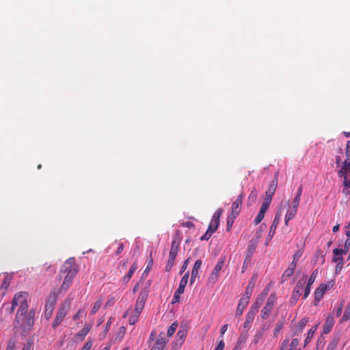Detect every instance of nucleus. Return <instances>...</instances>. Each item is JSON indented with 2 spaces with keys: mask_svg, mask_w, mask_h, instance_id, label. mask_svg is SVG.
<instances>
[{
  "mask_svg": "<svg viewBox=\"0 0 350 350\" xmlns=\"http://www.w3.org/2000/svg\"><path fill=\"white\" fill-rule=\"evenodd\" d=\"M225 347V343L223 340H221L215 350H224Z\"/></svg>",
  "mask_w": 350,
  "mask_h": 350,
  "instance_id": "nucleus-55",
  "label": "nucleus"
},
{
  "mask_svg": "<svg viewBox=\"0 0 350 350\" xmlns=\"http://www.w3.org/2000/svg\"><path fill=\"white\" fill-rule=\"evenodd\" d=\"M272 196L265 194V198L264 199L263 203L270 205L272 201Z\"/></svg>",
  "mask_w": 350,
  "mask_h": 350,
  "instance_id": "nucleus-58",
  "label": "nucleus"
},
{
  "mask_svg": "<svg viewBox=\"0 0 350 350\" xmlns=\"http://www.w3.org/2000/svg\"><path fill=\"white\" fill-rule=\"evenodd\" d=\"M341 168L347 172H350V161L346 159L343 162Z\"/></svg>",
  "mask_w": 350,
  "mask_h": 350,
  "instance_id": "nucleus-46",
  "label": "nucleus"
},
{
  "mask_svg": "<svg viewBox=\"0 0 350 350\" xmlns=\"http://www.w3.org/2000/svg\"><path fill=\"white\" fill-rule=\"evenodd\" d=\"M342 308H343V303L341 302L338 306V308H337L336 310V317H340L342 314Z\"/></svg>",
  "mask_w": 350,
  "mask_h": 350,
  "instance_id": "nucleus-56",
  "label": "nucleus"
},
{
  "mask_svg": "<svg viewBox=\"0 0 350 350\" xmlns=\"http://www.w3.org/2000/svg\"><path fill=\"white\" fill-rule=\"evenodd\" d=\"M297 212V209L293 208V207H288L285 215V225L288 226V221L292 219L296 215Z\"/></svg>",
  "mask_w": 350,
  "mask_h": 350,
  "instance_id": "nucleus-21",
  "label": "nucleus"
},
{
  "mask_svg": "<svg viewBox=\"0 0 350 350\" xmlns=\"http://www.w3.org/2000/svg\"><path fill=\"white\" fill-rule=\"evenodd\" d=\"M223 213V209L221 208H218L213 214L212 217V219L209 224L208 229L212 230V232H215L219 225V219L220 217Z\"/></svg>",
  "mask_w": 350,
  "mask_h": 350,
  "instance_id": "nucleus-12",
  "label": "nucleus"
},
{
  "mask_svg": "<svg viewBox=\"0 0 350 350\" xmlns=\"http://www.w3.org/2000/svg\"><path fill=\"white\" fill-rule=\"evenodd\" d=\"M269 288H266L263 290V291L260 294V295L257 297L254 304L251 306L249 311L247 312L245 321L243 323V327L247 329V331L251 327L252 323L253 322L256 314L258 312L262 303L265 300V297L267 296L269 293Z\"/></svg>",
  "mask_w": 350,
  "mask_h": 350,
  "instance_id": "nucleus-2",
  "label": "nucleus"
},
{
  "mask_svg": "<svg viewBox=\"0 0 350 350\" xmlns=\"http://www.w3.org/2000/svg\"><path fill=\"white\" fill-rule=\"evenodd\" d=\"M102 305V299H99L96 301L92 308L91 314H94L100 308Z\"/></svg>",
  "mask_w": 350,
  "mask_h": 350,
  "instance_id": "nucleus-42",
  "label": "nucleus"
},
{
  "mask_svg": "<svg viewBox=\"0 0 350 350\" xmlns=\"http://www.w3.org/2000/svg\"><path fill=\"white\" fill-rule=\"evenodd\" d=\"M264 334H265L264 333L260 332L258 330H257L255 335L254 336L252 342L254 345L258 344L260 342V340L262 338Z\"/></svg>",
  "mask_w": 350,
  "mask_h": 350,
  "instance_id": "nucleus-38",
  "label": "nucleus"
},
{
  "mask_svg": "<svg viewBox=\"0 0 350 350\" xmlns=\"http://www.w3.org/2000/svg\"><path fill=\"white\" fill-rule=\"evenodd\" d=\"M300 200H301V198L295 196L293 200V202H292L293 206L291 207L297 209L299 202H300Z\"/></svg>",
  "mask_w": 350,
  "mask_h": 350,
  "instance_id": "nucleus-51",
  "label": "nucleus"
},
{
  "mask_svg": "<svg viewBox=\"0 0 350 350\" xmlns=\"http://www.w3.org/2000/svg\"><path fill=\"white\" fill-rule=\"evenodd\" d=\"M53 309H54V304L53 303H51V304L47 303L46 304L44 316L47 320L49 319L50 317H51Z\"/></svg>",
  "mask_w": 350,
  "mask_h": 350,
  "instance_id": "nucleus-29",
  "label": "nucleus"
},
{
  "mask_svg": "<svg viewBox=\"0 0 350 350\" xmlns=\"http://www.w3.org/2000/svg\"><path fill=\"white\" fill-rule=\"evenodd\" d=\"M10 281H11V277L9 276V275H6L4 278L3 282V283L1 284V289H3V290L5 291L8 288V286H10Z\"/></svg>",
  "mask_w": 350,
  "mask_h": 350,
  "instance_id": "nucleus-41",
  "label": "nucleus"
},
{
  "mask_svg": "<svg viewBox=\"0 0 350 350\" xmlns=\"http://www.w3.org/2000/svg\"><path fill=\"white\" fill-rule=\"evenodd\" d=\"M304 253V250L300 249L297 250L293 255V261L291 262V265L293 266H297V262L299 261V258L302 256Z\"/></svg>",
  "mask_w": 350,
  "mask_h": 350,
  "instance_id": "nucleus-33",
  "label": "nucleus"
},
{
  "mask_svg": "<svg viewBox=\"0 0 350 350\" xmlns=\"http://www.w3.org/2000/svg\"><path fill=\"white\" fill-rule=\"evenodd\" d=\"M307 275H304L297 282L296 286L293 292L292 297L291 299V304H295L299 297L302 294L304 286L306 284Z\"/></svg>",
  "mask_w": 350,
  "mask_h": 350,
  "instance_id": "nucleus-6",
  "label": "nucleus"
},
{
  "mask_svg": "<svg viewBox=\"0 0 350 350\" xmlns=\"http://www.w3.org/2000/svg\"><path fill=\"white\" fill-rule=\"evenodd\" d=\"M317 275H318V269H315L314 271H312V273H311L310 276L309 277L308 281L307 282V284H309V286L312 285V284L314 282V281L317 278Z\"/></svg>",
  "mask_w": 350,
  "mask_h": 350,
  "instance_id": "nucleus-40",
  "label": "nucleus"
},
{
  "mask_svg": "<svg viewBox=\"0 0 350 350\" xmlns=\"http://www.w3.org/2000/svg\"><path fill=\"white\" fill-rule=\"evenodd\" d=\"M137 269V264L136 262H133L127 274L123 278V282L124 283H127L130 280L133 273L136 271Z\"/></svg>",
  "mask_w": 350,
  "mask_h": 350,
  "instance_id": "nucleus-25",
  "label": "nucleus"
},
{
  "mask_svg": "<svg viewBox=\"0 0 350 350\" xmlns=\"http://www.w3.org/2000/svg\"><path fill=\"white\" fill-rule=\"evenodd\" d=\"M235 218H233L232 217V216L230 215L228 218H227V226H226V230L227 231H230L232 228V226L233 225V223H234V219Z\"/></svg>",
  "mask_w": 350,
  "mask_h": 350,
  "instance_id": "nucleus-47",
  "label": "nucleus"
},
{
  "mask_svg": "<svg viewBox=\"0 0 350 350\" xmlns=\"http://www.w3.org/2000/svg\"><path fill=\"white\" fill-rule=\"evenodd\" d=\"M308 322V318H303L301 319L297 324L295 331L294 335H298L302 332L304 328L305 327L306 323Z\"/></svg>",
  "mask_w": 350,
  "mask_h": 350,
  "instance_id": "nucleus-20",
  "label": "nucleus"
},
{
  "mask_svg": "<svg viewBox=\"0 0 350 350\" xmlns=\"http://www.w3.org/2000/svg\"><path fill=\"white\" fill-rule=\"evenodd\" d=\"M224 262H225L224 257H221L218 260L211 274L210 275V277H209L210 280H211L213 282H215L217 280L219 273L220 271L221 270L222 267H224Z\"/></svg>",
  "mask_w": 350,
  "mask_h": 350,
  "instance_id": "nucleus-14",
  "label": "nucleus"
},
{
  "mask_svg": "<svg viewBox=\"0 0 350 350\" xmlns=\"http://www.w3.org/2000/svg\"><path fill=\"white\" fill-rule=\"evenodd\" d=\"M265 213H262V211H259L257 216L256 217V218L254 219V224L256 225H257L261 222V221L263 219V218L265 217Z\"/></svg>",
  "mask_w": 350,
  "mask_h": 350,
  "instance_id": "nucleus-43",
  "label": "nucleus"
},
{
  "mask_svg": "<svg viewBox=\"0 0 350 350\" xmlns=\"http://www.w3.org/2000/svg\"><path fill=\"white\" fill-rule=\"evenodd\" d=\"M112 319H113L111 317H110L109 319V320L107 321L106 325H105V330H104V332H103L104 333V337L107 335V332H108V331H109V328L111 327V325L112 323Z\"/></svg>",
  "mask_w": 350,
  "mask_h": 350,
  "instance_id": "nucleus-50",
  "label": "nucleus"
},
{
  "mask_svg": "<svg viewBox=\"0 0 350 350\" xmlns=\"http://www.w3.org/2000/svg\"><path fill=\"white\" fill-rule=\"evenodd\" d=\"M181 294H183V293L178 292V291L176 290L172 301V304L180 301V297Z\"/></svg>",
  "mask_w": 350,
  "mask_h": 350,
  "instance_id": "nucleus-48",
  "label": "nucleus"
},
{
  "mask_svg": "<svg viewBox=\"0 0 350 350\" xmlns=\"http://www.w3.org/2000/svg\"><path fill=\"white\" fill-rule=\"evenodd\" d=\"M83 314H85V312L83 310H79L74 316L73 319L77 320L79 319Z\"/></svg>",
  "mask_w": 350,
  "mask_h": 350,
  "instance_id": "nucleus-57",
  "label": "nucleus"
},
{
  "mask_svg": "<svg viewBox=\"0 0 350 350\" xmlns=\"http://www.w3.org/2000/svg\"><path fill=\"white\" fill-rule=\"evenodd\" d=\"M304 298L306 299L310 293L311 286H309V284H307L306 287L304 286Z\"/></svg>",
  "mask_w": 350,
  "mask_h": 350,
  "instance_id": "nucleus-52",
  "label": "nucleus"
},
{
  "mask_svg": "<svg viewBox=\"0 0 350 350\" xmlns=\"http://www.w3.org/2000/svg\"><path fill=\"white\" fill-rule=\"evenodd\" d=\"M28 293L21 291L14 295L13 298L14 305L19 306L16 315V321L19 323L21 317L25 315L28 309Z\"/></svg>",
  "mask_w": 350,
  "mask_h": 350,
  "instance_id": "nucleus-3",
  "label": "nucleus"
},
{
  "mask_svg": "<svg viewBox=\"0 0 350 350\" xmlns=\"http://www.w3.org/2000/svg\"><path fill=\"white\" fill-rule=\"evenodd\" d=\"M202 264V262L200 259H198L195 262L193 267L191 271V279H190L191 284L194 283L196 278L198 275L199 270L201 267Z\"/></svg>",
  "mask_w": 350,
  "mask_h": 350,
  "instance_id": "nucleus-15",
  "label": "nucleus"
},
{
  "mask_svg": "<svg viewBox=\"0 0 350 350\" xmlns=\"http://www.w3.org/2000/svg\"><path fill=\"white\" fill-rule=\"evenodd\" d=\"M180 241L178 237L174 239V240L172 241V243H171V247H170V254H169L170 256H177L178 252L179 251V248H180Z\"/></svg>",
  "mask_w": 350,
  "mask_h": 350,
  "instance_id": "nucleus-17",
  "label": "nucleus"
},
{
  "mask_svg": "<svg viewBox=\"0 0 350 350\" xmlns=\"http://www.w3.org/2000/svg\"><path fill=\"white\" fill-rule=\"evenodd\" d=\"M91 325L85 323L83 328L76 334V337H80L81 338V340H83L84 337L89 333Z\"/></svg>",
  "mask_w": 350,
  "mask_h": 350,
  "instance_id": "nucleus-27",
  "label": "nucleus"
},
{
  "mask_svg": "<svg viewBox=\"0 0 350 350\" xmlns=\"http://www.w3.org/2000/svg\"><path fill=\"white\" fill-rule=\"evenodd\" d=\"M346 157L347 160H350V141L347 142L346 145Z\"/></svg>",
  "mask_w": 350,
  "mask_h": 350,
  "instance_id": "nucleus-54",
  "label": "nucleus"
},
{
  "mask_svg": "<svg viewBox=\"0 0 350 350\" xmlns=\"http://www.w3.org/2000/svg\"><path fill=\"white\" fill-rule=\"evenodd\" d=\"M317 325H316L315 326H314L313 327H312L311 329H310L308 330V334H307V337L304 341L305 345H306L310 342V339L313 337L314 334L317 329Z\"/></svg>",
  "mask_w": 350,
  "mask_h": 350,
  "instance_id": "nucleus-36",
  "label": "nucleus"
},
{
  "mask_svg": "<svg viewBox=\"0 0 350 350\" xmlns=\"http://www.w3.org/2000/svg\"><path fill=\"white\" fill-rule=\"evenodd\" d=\"M283 323H277L273 331V336L277 337L281 329H282Z\"/></svg>",
  "mask_w": 350,
  "mask_h": 350,
  "instance_id": "nucleus-45",
  "label": "nucleus"
},
{
  "mask_svg": "<svg viewBox=\"0 0 350 350\" xmlns=\"http://www.w3.org/2000/svg\"><path fill=\"white\" fill-rule=\"evenodd\" d=\"M258 191L256 188H253L247 198V205L251 206L254 204L257 200Z\"/></svg>",
  "mask_w": 350,
  "mask_h": 350,
  "instance_id": "nucleus-24",
  "label": "nucleus"
},
{
  "mask_svg": "<svg viewBox=\"0 0 350 350\" xmlns=\"http://www.w3.org/2000/svg\"><path fill=\"white\" fill-rule=\"evenodd\" d=\"M243 198L244 195L241 193L237 196L235 201L232 202L230 213L232 217L236 218L239 215Z\"/></svg>",
  "mask_w": 350,
  "mask_h": 350,
  "instance_id": "nucleus-10",
  "label": "nucleus"
},
{
  "mask_svg": "<svg viewBox=\"0 0 350 350\" xmlns=\"http://www.w3.org/2000/svg\"><path fill=\"white\" fill-rule=\"evenodd\" d=\"M350 249V238H348L345 242V248L344 249H334L333 250V254L335 256H342V254H346L349 250Z\"/></svg>",
  "mask_w": 350,
  "mask_h": 350,
  "instance_id": "nucleus-19",
  "label": "nucleus"
},
{
  "mask_svg": "<svg viewBox=\"0 0 350 350\" xmlns=\"http://www.w3.org/2000/svg\"><path fill=\"white\" fill-rule=\"evenodd\" d=\"M350 319V301L345 310L343 315L342 316L340 323L347 321Z\"/></svg>",
  "mask_w": 350,
  "mask_h": 350,
  "instance_id": "nucleus-32",
  "label": "nucleus"
},
{
  "mask_svg": "<svg viewBox=\"0 0 350 350\" xmlns=\"http://www.w3.org/2000/svg\"><path fill=\"white\" fill-rule=\"evenodd\" d=\"M187 332H188L186 327H181L180 328L176 336L175 340L173 342L174 349H178L180 348L185 340V338L187 336Z\"/></svg>",
  "mask_w": 350,
  "mask_h": 350,
  "instance_id": "nucleus-9",
  "label": "nucleus"
},
{
  "mask_svg": "<svg viewBox=\"0 0 350 350\" xmlns=\"http://www.w3.org/2000/svg\"><path fill=\"white\" fill-rule=\"evenodd\" d=\"M277 186H278V178H277V175H276L274 180L269 185L268 189L265 192V194L270 195V196H273L275 193Z\"/></svg>",
  "mask_w": 350,
  "mask_h": 350,
  "instance_id": "nucleus-23",
  "label": "nucleus"
},
{
  "mask_svg": "<svg viewBox=\"0 0 350 350\" xmlns=\"http://www.w3.org/2000/svg\"><path fill=\"white\" fill-rule=\"evenodd\" d=\"M256 243H251L247 246V252H246V256H245L246 259H248L250 260V259L251 258L252 256L254 253V252L256 250Z\"/></svg>",
  "mask_w": 350,
  "mask_h": 350,
  "instance_id": "nucleus-31",
  "label": "nucleus"
},
{
  "mask_svg": "<svg viewBox=\"0 0 350 350\" xmlns=\"http://www.w3.org/2000/svg\"><path fill=\"white\" fill-rule=\"evenodd\" d=\"M176 258V256L169 255V258L165 269V271L169 272L171 271L172 267L174 265Z\"/></svg>",
  "mask_w": 350,
  "mask_h": 350,
  "instance_id": "nucleus-35",
  "label": "nucleus"
},
{
  "mask_svg": "<svg viewBox=\"0 0 350 350\" xmlns=\"http://www.w3.org/2000/svg\"><path fill=\"white\" fill-rule=\"evenodd\" d=\"M281 215H282L281 209L280 208L278 210V211L275 214V218H274V219L272 222V224L270 227L269 234L267 237L265 245H267L268 243L270 241V240L272 239V237L274 236L276 228L278 227V225L279 224V223L280 221Z\"/></svg>",
  "mask_w": 350,
  "mask_h": 350,
  "instance_id": "nucleus-11",
  "label": "nucleus"
},
{
  "mask_svg": "<svg viewBox=\"0 0 350 350\" xmlns=\"http://www.w3.org/2000/svg\"><path fill=\"white\" fill-rule=\"evenodd\" d=\"M144 308V304L139 303V302L136 301L134 311H135L137 313H140L141 314V312L143 310Z\"/></svg>",
  "mask_w": 350,
  "mask_h": 350,
  "instance_id": "nucleus-49",
  "label": "nucleus"
},
{
  "mask_svg": "<svg viewBox=\"0 0 350 350\" xmlns=\"http://www.w3.org/2000/svg\"><path fill=\"white\" fill-rule=\"evenodd\" d=\"M148 293L149 285L140 291L136 301L145 304L148 296Z\"/></svg>",
  "mask_w": 350,
  "mask_h": 350,
  "instance_id": "nucleus-18",
  "label": "nucleus"
},
{
  "mask_svg": "<svg viewBox=\"0 0 350 350\" xmlns=\"http://www.w3.org/2000/svg\"><path fill=\"white\" fill-rule=\"evenodd\" d=\"M77 272L78 268L75 259L74 258H68L62 266L59 274V280H63L59 288L60 292H66L70 288Z\"/></svg>",
  "mask_w": 350,
  "mask_h": 350,
  "instance_id": "nucleus-1",
  "label": "nucleus"
},
{
  "mask_svg": "<svg viewBox=\"0 0 350 350\" xmlns=\"http://www.w3.org/2000/svg\"><path fill=\"white\" fill-rule=\"evenodd\" d=\"M253 291L251 290L250 287H246L245 291L243 297L241 299L242 302H244V305H247L249 303V299L252 295Z\"/></svg>",
  "mask_w": 350,
  "mask_h": 350,
  "instance_id": "nucleus-28",
  "label": "nucleus"
},
{
  "mask_svg": "<svg viewBox=\"0 0 350 350\" xmlns=\"http://www.w3.org/2000/svg\"><path fill=\"white\" fill-rule=\"evenodd\" d=\"M247 306V305H244V302H242V300L240 299L235 312V316L240 317L243 314V310Z\"/></svg>",
  "mask_w": 350,
  "mask_h": 350,
  "instance_id": "nucleus-34",
  "label": "nucleus"
},
{
  "mask_svg": "<svg viewBox=\"0 0 350 350\" xmlns=\"http://www.w3.org/2000/svg\"><path fill=\"white\" fill-rule=\"evenodd\" d=\"M299 345V340L297 338H294L291 341V349H295L297 347V346Z\"/></svg>",
  "mask_w": 350,
  "mask_h": 350,
  "instance_id": "nucleus-62",
  "label": "nucleus"
},
{
  "mask_svg": "<svg viewBox=\"0 0 350 350\" xmlns=\"http://www.w3.org/2000/svg\"><path fill=\"white\" fill-rule=\"evenodd\" d=\"M124 244L122 243H118V247L116 252V255H119L120 254H121V252L123 251L124 250Z\"/></svg>",
  "mask_w": 350,
  "mask_h": 350,
  "instance_id": "nucleus-60",
  "label": "nucleus"
},
{
  "mask_svg": "<svg viewBox=\"0 0 350 350\" xmlns=\"http://www.w3.org/2000/svg\"><path fill=\"white\" fill-rule=\"evenodd\" d=\"M334 285L333 280L328 281L326 284H321L314 292V304L317 305L323 297L325 292L332 288Z\"/></svg>",
  "mask_w": 350,
  "mask_h": 350,
  "instance_id": "nucleus-7",
  "label": "nucleus"
},
{
  "mask_svg": "<svg viewBox=\"0 0 350 350\" xmlns=\"http://www.w3.org/2000/svg\"><path fill=\"white\" fill-rule=\"evenodd\" d=\"M269 205L267 204L262 203L260 211H262V213H265V212L267 211Z\"/></svg>",
  "mask_w": 350,
  "mask_h": 350,
  "instance_id": "nucleus-63",
  "label": "nucleus"
},
{
  "mask_svg": "<svg viewBox=\"0 0 350 350\" xmlns=\"http://www.w3.org/2000/svg\"><path fill=\"white\" fill-rule=\"evenodd\" d=\"M295 268L296 266H293V265L290 264L289 267L285 270L282 276V280H287L288 278L291 277L293 274Z\"/></svg>",
  "mask_w": 350,
  "mask_h": 350,
  "instance_id": "nucleus-26",
  "label": "nucleus"
},
{
  "mask_svg": "<svg viewBox=\"0 0 350 350\" xmlns=\"http://www.w3.org/2000/svg\"><path fill=\"white\" fill-rule=\"evenodd\" d=\"M92 342L91 340L87 341L83 345V348L81 350H90L92 347Z\"/></svg>",
  "mask_w": 350,
  "mask_h": 350,
  "instance_id": "nucleus-53",
  "label": "nucleus"
},
{
  "mask_svg": "<svg viewBox=\"0 0 350 350\" xmlns=\"http://www.w3.org/2000/svg\"><path fill=\"white\" fill-rule=\"evenodd\" d=\"M34 318H35V311L30 310L27 316H22L20 318V322L18 323L15 321L14 328H17L20 327L22 329L23 334L25 335L27 332H28L34 324Z\"/></svg>",
  "mask_w": 350,
  "mask_h": 350,
  "instance_id": "nucleus-4",
  "label": "nucleus"
},
{
  "mask_svg": "<svg viewBox=\"0 0 350 350\" xmlns=\"http://www.w3.org/2000/svg\"><path fill=\"white\" fill-rule=\"evenodd\" d=\"M227 329H228V325L227 324H225L224 325L221 329H220V334H221V337L223 336V335L225 334V332L227 331Z\"/></svg>",
  "mask_w": 350,
  "mask_h": 350,
  "instance_id": "nucleus-64",
  "label": "nucleus"
},
{
  "mask_svg": "<svg viewBox=\"0 0 350 350\" xmlns=\"http://www.w3.org/2000/svg\"><path fill=\"white\" fill-rule=\"evenodd\" d=\"M277 297L274 293H271L269 297L266 304L260 311V317L262 319L265 320L270 316L271 312L272 311L275 303Z\"/></svg>",
  "mask_w": 350,
  "mask_h": 350,
  "instance_id": "nucleus-5",
  "label": "nucleus"
},
{
  "mask_svg": "<svg viewBox=\"0 0 350 350\" xmlns=\"http://www.w3.org/2000/svg\"><path fill=\"white\" fill-rule=\"evenodd\" d=\"M334 324V319L332 314H329L326 319L325 323L323 326V334H329Z\"/></svg>",
  "mask_w": 350,
  "mask_h": 350,
  "instance_id": "nucleus-16",
  "label": "nucleus"
},
{
  "mask_svg": "<svg viewBox=\"0 0 350 350\" xmlns=\"http://www.w3.org/2000/svg\"><path fill=\"white\" fill-rule=\"evenodd\" d=\"M214 232H212V230L207 229L205 234L200 238L201 241H208L212 236Z\"/></svg>",
  "mask_w": 350,
  "mask_h": 350,
  "instance_id": "nucleus-44",
  "label": "nucleus"
},
{
  "mask_svg": "<svg viewBox=\"0 0 350 350\" xmlns=\"http://www.w3.org/2000/svg\"><path fill=\"white\" fill-rule=\"evenodd\" d=\"M189 273V271H187L181 278L180 283H179V286H178V288L176 289L177 291H178V292H180L183 293H184L185 288L188 282Z\"/></svg>",
  "mask_w": 350,
  "mask_h": 350,
  "instance_id": "nucleus-22",
  "label": "nucleus"
},
{
  "mask_svg": "<svg viewBox=\"0 0 350 350\" xmlns=\"http://www.w3.org/2000/svg\"><path fill=\"white\" fill-rule=\"evenodd\" d=\"M269 329V325L267 323H264L261 327L258 329L259 332L265 333Z\"/></svg>",
  "mask_w": 350,
  "mask_h": 350,
  "instance_id": "nucleus-59",
  "label": "nucleus"
},
{
  "mask_svg": "<svg viewBox=\"0 0 350 350\" xmlns=\"http://www.w3.org/2000/svg\"><path fill=\"white\" fill-rule=\"evenodd\" d=\"M139 315L140 313H137L135 311H134L129 319V324L134 325L138 321Z\"/></svg>",
  "mask_w": 350,
  "mask_h": 350,
  "instance_id": "nucleus-37",
  "label": "nucleus"
},
{
  "mask_svg": "<svg viewBox=\"0 0 350 350\" xmlns=\"http://www.w3.org/2000/svg\"><path fill=\"white\" fill-rule=\"evenodd\" d=\"M165 334L161 332L159 334L157 338L154 342L150 350H164L167 341L164 338Z\"/></svg>",
  "mask_w": 350,
  "mask_h": 350,
  "instance_id": "nucleus-13",
  "label": "nucleus"
},
{
  "mask_svg": "<svg viewBox=\"0 0 350 350\" xmlns=\"http://www.w3.org/2000/svg\"><path fill=\"white\" fill-rule=\"evenodd\" d=\"M340 338L338 336L334 337L332 340L328 344L326 350H336L339 343Z\"/></svg>",
  "mask_w": 350,
  "mask_h": 350,
  "instance_id": "nucleus-30",
  "label": "nucleus"
},
{
  "mask_svg": "<svg viewBox=\"0 0 350 350\" xmlns=\"http://www.w3.org/2000/svg\"><path fill=\"white\" fill-rule=\"evenodd\" d=\"M188 263H189V259H187L184 261L183 265L180 271V274H182L185 271V269L187 267Z\"/></svg>",
  "mask_w": 350,
  "mask_h": 350,
  "instance_id": "nucleus-61",
  "label": "nucleus"
},
{
  "mask_svg": "<svg viewBox=\"0 0 350 350\" xmlns=\"http://www.w3.org/2000/svg\"><path fill=\"white\" fill-rule=\"evenodd\" d=\"M177 327H178V323L177 322H174L170 326V327L167 329V336L169 337L172 336L174 334L176 329H177Z\"/></svg>",
  "mask_w": 350,
  "mask_h": 350,
  "instance_id": "nucleus-39",
  "label": "nucleus"
},
{
  "mask_svg": "<svg viewBox=\"0 0 350 350\" xmlns=\"http://www.w3.org/2000/svg\"><path fill=\"white\" fill-rule=\"evenodd\" d=\"M69 307H70V304L68 303H67V304L64 303L61 305V307L59 308V309L58 310V311L56 314L55 319H54V321L52 323V327L53 328L57 327L61 323V322L63 321V319H64V317H66V315L68 313Z\"/></svg>",
  "mask_w": 350,
  "mask_h": 350,
  "instance_id": "nucleus-8",
  "label": "nucleus"
}]
</instances>
